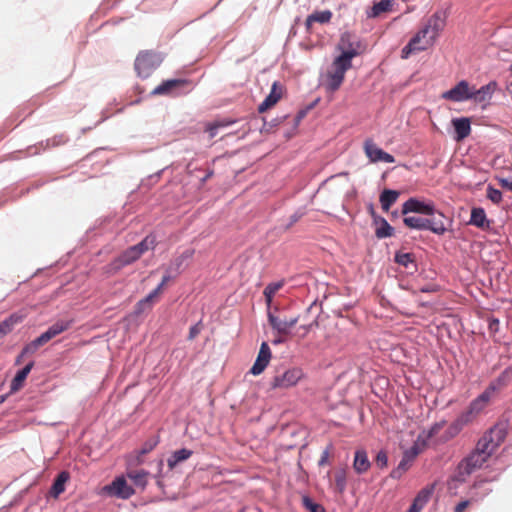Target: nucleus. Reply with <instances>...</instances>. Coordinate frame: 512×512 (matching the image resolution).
I'll list each match as a JSON object with an SVG mask.
<instances>
[{"label": "nucleus", "mask_w": 512, "mask_h": 512, "mask_svg": "<svg viewBox=\"0 0 512 512\" xmlns=\"http://www.w3.org/2000/svg\"><path fill=\"white\" fill-rule=\"evenodd\" d=\"M441 29L440 19L433 15L426 25L411 38L409 43L402 49L401 57L407 59L411 54L424 51L434 44Z\"/></svg>", "instance_id": "f257e3e1"}, {"label": "nucleus", "mask_w": 512, "mask_h": 512, "mask_svg": "<svg viewBox=\"0 0 512 512\" xmlns=\"http://www.w3.org/2000/svg\"><path fill=\"white\" fill-rule=\"evenodd\" d=\"M156 243L157 241L154 235H147L141 242L127 248L118 257L107 264L104 267L105 273L108 275L116 274L125 266L136 262L145 252L153 250L156 247Z\"/></svg>", "instance_id": "f03ea898"}, {"label": "nucleus", "mask_w": 512, "mask_h": 512, "mask_svg": "<svg viewBox=\"0 0 512 512\" xmlns=\"http://www.w3.org/2000/svg\"><path fill=\"white\" fill-rule=\"evenodd\" d=\"M71 325L70 321H58L51 325L47 331L42 333L39 337L31 341L29 344H27L21 351L20 355L16 359V364H20L22 358L25 355H32L34 354L41 346L48 343L51 339L56 337L57 335L63 333L67 329H69Z\"/></svg>", "instance_id": "7ed1b4c3"}, {"label": "nucleus", "mask_w": 512, "mask_h": 512, "mask_svg": "<svg viewBox=\"0 0 512 512\" xmlns=\"http://www.w3.org/2000/svg\"><path fill=\"white\" fill-rule=\"evenodd\" d=\"M352 67V62L345 58L336 57L331 68L325 75V87L330 92L337 91L345 79V73Z\"/></svg>", "instance_id": "20e7f679"}, {"label": "nucleus", "mask_w": 512, "mask_h": 512, "mask_svg": "<svg viewBox=\"0 0 512 512\" xmlns=\"http://www.w3.org/2000/svg\"><path fill=\"white\" fill-rule=\"evenodd\" d=\"M505 437V430L500 426H494L478 440L474 450L482 454L485 453L490 458L496 449L504 442Z\"/></svg>", "instance_id": "39448f33"}, {"label": "nucleus", "mask_w": 512, "mask_h": 512, "mask_svg": "<svg viewBox=\"0 0 512 512\" xmlns=\"http://www.w3.org/2000/svg\"><path fill=\"white\" fill-rule=\"evenodd\" d=\"M489 456L473 450L465 459L458 465L457 479L464 481L466 476L472 474L475 470L481 468L487 462Z\"/></svg>", "instance_id": "423d86ee"}, {"label": "nucleus", "mask_w": 512, "mask_h": 512, "mask_svg": "<svg viewBox=\"0 0 512 512\" xmlns=\"http://www.w3.org/2000/svg\"><path fill=\"white\" fill-rule=\"evenodd\" d=\"M444 425V421L437 422L429 429L426 434H420L414 444L404 452V455L410 460L414 461L415 458L425 450L428 445V440L436 436L443 429Z\"/></svg>", "instance_id": "0eeeda50"}, {"label": "nucleus", "mask_w": 512, "mask_h": 512, "mask_svg": "<svg viewBox=\"0 0 512 512\" xmlns=\"http://www.w3.org/2000/svg\"><path fill=\"white\" fill-rule=\"evenodd\" d=\"M161 59L156 52L142 51L135 60V69L139 76L147 78L159 66Z\"/></svg>", "instance_id": "6e6552de"}, {"label": "nucleus", "mask_w": 512, "mask_h": 512, "mask_svg": "<svg viewBox=\"0 0 512 512\" xmlns=\"http://www.w3.org/2000/svg\"><path fill=\"white\" fill-rule=\"evenodd\" d=\"M337 49L341 52L338 57L352 62V59L361 53L363 47L353 34L345 32L340 37Z\"/></svg>", "instance_id": "1a4fd4ad"}, {"label": "nucleus", "mask_w": 512, "mask_h": 512, "mask_svg": "<svg viewBox=\"0 0 512 512\" xmlns=\"http://www.w3.org/2000/svg\"><path fill=\"white\" fill-rule=\"evenodd\" d=\"M303 376V371L300 368L288 369L281 375H276L273 378L271 387L273 389H288L295 386Z\"/></svg>", "instance_id": "9d476101"}, {"label": "nucleus", "mask_w": 512, "mask_h": 512, "mask_svg": "<svg viewBox=\"0 0 512 512\" xmlns=\"http://www.w3.org/2000/svg\"><path fill=\"white\" fill-rule=\"evenodd\" d=\"M472 88L466 80H462L453 88L448 91H445L442 94V98L453 101V102H463L471 99Z\"/></svg>", "instance_id": "9b49d317"}, {"label": "nucleus", "mask_w": 512, "mask_h": 512, "mask_svg": "<svg viewBox=\"0 0 512 512\" xmlns=\"http://www.w3.org/2000/svg\"><path fill=\"white\" fill-rule=\"evenodd\" d=\"M364 151L366 156L369 158L371 162H384V163H394V157L379 148L373 140L367 139L364 142Z\"/></svg>", "instance_id": "f8f14e48"}, {"label": "nucleus", "mask_w": 512, "mask_h": 512, "mask_svg": "<svg viewBox=\"0 0 512 512\" xmlns=\"http://www.w3.org/2000/svg\"><path fill=\"white\" fill-rule=\"evenodd\" d=\"M299 318L291 317L289 319L284 318L281 319L278 316L274 315L268 310V321L270 326L277 331V333L281 336H287L290 334L291 329L297 324Z\"/></svg>", "instance_id": "ddd939ff"}, {"label": "nucleus", "mask_w": 512, "mask_h": 512, "mask_svg": "<svg viewBox=\"0 0 512 512\" xmlns=\"http://www.w3.org/2000/svg\"><path fill=\"white\" fill-rule=\"evenodd\" d=\"M409 212L432 215L434 213V205L431 202H424L416 198H410L403 205V214H407Z\"/></svg>", "instance_id": "4468645a"}, {"label": "nucleus", "mask_w": 512, "mask_h": 512, "mask_svg": "<svg viewBox=\"0 0 512 512\" xmlns=\"http://www.w3.org/2000/svg\"><path fill=\"white\" fill-rule=\"evenodd\" d=\"M270 358V348L266 342H263L261 344L256 361L254 362L253 366L250 369V373L255 376L261 374L269 364Z\"/></svg>", "instance_id": "2eb2a0df"}, {"label": "nucleus", "mask_w": 512, "mask_h": 512, "mask_svg": "<svg viewBox=\"0 0 512 512\" xmlns=\"http://www.w3.org/2000/svg\"><path fill=\"white\" fill-rule=\"evenodd\" d=\"M109 492L122 499L130 498L134 493V489L129 486L124 477H117L108 487Z\"/></svg>", "instance_id": "dca6fc26"}, {"label": "nucleus", "mask_w": 512, "mask_h": 512, "mask_svg": "<svg viewBox=\"0 0 512 512\" xmlns=\"http://www.w3.org/2000/svg\"><path fill=\"white\" fill-rule=\"evenodd\" d=\"M497 82L491 81L488 84L480 87L479 89H475V87L472 88V96L471 99H473L477 103H484L488 102L491 98L494 92L497 89Z\"/></svg>", "instance_id": "f3484780"}, {"label": "nucleus", "mask_w": 512, "mask_h": 512, "mask_svg": "<svg viewBox=\"0 0 512 512\" xmlns=\"http://www.w3.org/2000/svg\"><path fill=\"white\" fill-rule=\"evenodd\" d=\"M188 84V81L185 79H169L163 81L160 85H158L153 91V95H170L176 89L182 88Z\"/></svg>", "instance_id": "a211bd4d"}, {"label": "nucleus", "mask_w": 512, "mask_h": 512, "mask_svg": "<svg viewBox=\"0 0 512 512\" xmlns=\"http://www.w3.org/2000/svg\"><path fill=\"white\" fill-rule=\"evenodd\" d=\"M493 387H487L477 398H475L469 406L474 410L478 415H480L485 408L491 403L494 398Z\"/></svg>", "instance_id": "6ab92c4d"}, {"label": "nucleus", "mask_w": 512, "mask_h": 512, "mask_svg": "<svg viewBox=\"0 0 512 512\" xmlns=\"http://www.w3.org/2000/svg\"><path fill=\"white\" fill-rule=\"evenodd\" d=\"M26 313L23 311L15 312L11 314L7 319L0 323V339L10 333L15 325L21 323L25 317Z\"/></svg>", "instance_id": "aec40b11"}, {"label": "nucleus", "mask_w": 512, "mask_h": 512, "mask_svg": "<svg viewBox=\"0 0 512 512\" xmlns=\"http://www.w3.org/2000/svg\"><path fill=\"white\" fill-rule=\"evenodd\" d=\"M452 125L456 133L455 139L457 141L467 138L471 133V121L467 117L452 119Z\"/></svg>", "instance_id": "412c9836"}, {"label": "nucleus", "mask_w": 512, "mask_h": 512, "mask_svg": "<svg viewBox=\"0 0 512 512\" xmlns=\"http://www.w3.org/2000/svg\"><path fill=\"white\" fill-rule=\"evenodd\" d=\"M282 97V89L277 82H274L269 95L259 105L258 111L263 113L273 107Z\"/></svg>", "instance_id": "4be33fe9"}, {"label": "nucleus", "mask_w": 512, "mask_h": 512, "mask_svg": "<svg viewBox=\"0 0 512 512\" xmlns=\"http://www.w3.org/2000/svg\"><path fill=\"white\" fill-rule=\"evenodd\" d=\"M371 463L365 450H357L354 455L353 469L358 474H363L369 470Z\"/></svg>", "instance_id": "5701e85b"}, {"label": "nucleus", "mask_w": 512, "mask_h": 512, "mask_svg": "<svg viewBox=\"0 0 512 512\" xmlns=\"http://www.w3.org/2000/svg\"><path fill=\"white\" fill-rule=\"evenodd\" d=\"M512 381V366L506 368L488 387H493V394L496 395Z\"/></svg>", "instance_id": "b1692460"}, {"label": "nucleus", "mask_w": 512, "mask_h": 512, "mask_svg": "<svg viewBox=\"0 0 512 512\" xmlns=\"http://www.w3.org/2000/svg\"><path fill=\"white\" fill-rule=\"evenodd\" d=\"M469 223L481 229L490 227V221L486 217V213L482 208H473Z\"/></svg>", "instance_id": "393cba45"}, {"label": "nucleus", "mask_w": 512, "mask_h": 512, "mask_svg": "<svg viewBox=\"0 0 512 512\" xmlns=\"http://www.w3.org/2000/svg\"><path fill=\"white\" fill-rule=\"evenodd\" d=\"M69 478L70 476L68 472H60L51 486L50 495L54 498H58L59 495L65 491V484Z\"/></svg>", "instance_id": "a878e982"}, {"label": "nucleus", "mask_w": 512, "mask_h": 512, "mask_svg": "<svg viewBox=\"0 0 512 512\" xmlns=\"http://www.w3.org/2000/svg\"><path fill=\"white\" fill-rule=\"evenodd\" d=\"M192 454L193 451L186 448L174 451L167 459V465L169 469L173 470L179 463L189 459Z\"/></svg>", "instance_id": "bb28decb"}, {"label": "nucleus", "mask_w": 512, "mask_h": 512, "mask_svg": "<svg viewBox=\"0 0 512 512\" xmlns=\"http://www.w3.org/2000/svg\"><path fill=\"white\" fill-rule=\"evenodd\" d=\"M369 210L371 211L372 215L374 216L375 223L381 224V226L378 227L375 231L376 237L381 239V238H386V237L392 236L393 228L389 225V223L384 218L376 217L374 215V210H373L372 206L369 207Z\"/></svg>", "instance_id": "cd10ccee"}, {"label": "nucleus", "mask_w": 512, "mask_h": 512, "mask_svg": "<svg viewBox=\"0 0 512 512\" xmlns=\"http://www.w3.org/2000/svg\"><path fill=\"white\" fill-rule=\"evenodd\" d=\"M331 18L332 12L330 10L316 11L307 17L305 25L307 29H310L313 23L325 24L330 22Z\"/></svg>", "instance_id": "c85d7f7f"}, {"label": "nucleus", "mask_w": 512, "mask_h": 512, "mask_svg": "<svg viewBox=\"0 0 512 512\" xmlns=\"http://www.w3.org/2000/svg\"><path fill=\"white\" fill-rule=\"evenodd\" d=\"M33 366L34 362L31 361L24 368L17 372L11 382V391H18L22 387Z\"/></svg>", "instance_id": "c756f323"}, {"label": "nucleus", "mask_w": 512, "mask_h": 512, "mask_svg": "<svg viewBox=\"0 0 512 512\" xmlns=\"http://www.w3.org/2000/svg\"><path fill=\"white\" fill-rule=\"evenodd\" d=\"M393 6V0H380L371 7L370 12H368V17L376 18L379 17L382 13L391 11Z\"/></svg>", "instance_id": "7c9ffc66"}, {"label": "nucleus", "mask_w": 512, "mask_h": 512, "mask_svg": "<svg viewBox=\"0 0 512 512\" xmlns=\"http://www.w3.org/2000/svg\"><path fill=\"white\" fill-rule=\"evenodd\" d=\"M149 472L146 470H129L127 471V477L133 481L136 486L144 488L148 481Z\"/></svg>", "instance_id": "2f4dec72"}, {"label": "nucleus", "mask_w": 512, "mask_h": 512, "mask_svg": "<svg viewBox=\"0 0 512 512\" xmlns=\"http://www.w3.org/2000/svg\"><path fill=\"white\" fill-rule=\"evenodd\" d=\"M464 429V426L457 420L455 419L449 426L448 428L446 429V431L444 432L441 440L443 442H447L453 438H455L457 435H459V433Z\"/></svg>", "instance_id": "473e14b6"}, {"label": "nucleus", "mask_w": 512, "mask_h": 512, "mask_svg": "<svg viewBox=\"0 0 512 512\" xmlns=\"http://www.w3.org/2000/svg\"><path fill=\"white\" fill-rule=\"evenodd\" d=\"M403 221L407 227L413 229L426 230L428 227V219L421 217L409 216L405 217Z\"/></svg>", "instance_id": "72a5a7b5"}, {"label": "nucleus", "mask_w": 512, "mask_h": 512, "mask_svg": "<svg viewBox=\"0 0 512 512\" xmlns=\"http://www.w3.org/2000/svg\"><path fill=\"white\" fill-rule=\"evenodd\" d=\"M283 287V282H273V283H270L268 284L264 291H263V294H264V297H265V301H266V304L268 306V308H270L271 304H272V300H273V297L274 295Z\"/></svg>", "instance_id": "f704fd0d"}, {"label": "nucleus", "mask_w": 512, "mask_h": 512, "mask_svg": "<svg viewBox=\"0 0 512 512\" xmlns=\"http://www.w3.org/2000/svg\"><path fill=\"white\" fill-rule=\"evenodd\" d=\"M478 413H476L470 406H468L462 413L458 415L456 418L464 427L472 424L478 417Z\"/></svg>", "instance_id": "c9c22d12"}, {"label": "nucleus", "mask_w": 512, "mask_h": 512, "mask_svg": "<svg viewBox=\"0 0 512 512\" xmlns=\"http://www.w3.org/2000/svg\"><path fill=\"white\" fill-rule=\"evenodd\" d=\"M412 460L403 455L402 460L398 464V466L392 470L391 477L394 479H399L403 476V474L410 468L412 464Z\"/></svg>", "instance_id": "e433bc0d"}, {"label": "nucleus", "mask_w": 512, "mask_h": 512, "mask_svg": "<svg viewBox=\"0 0 512 512\" xmlns=\"http://www.w3.org/2000/svg\"><path fill=\"white\" fill-rule=\"evenodd\" d=\"M334 480H335V488H336L337 492L342 494L345 491L346 485H347L346 470L340 469V470L336 471L335 475H334Z\"/></svg>", "instance_id": "4c0bfd02"}, {"label": "nucleus", "mask_w": 512, "mask_h": 512, "mask_svg": "<svg viewBox=\"0 0 512 512\" xmlns=\"http://www.w3.org/2000/svg\"><path fill=\"white\" fill-rule=\"evenodd\" d=\"M433 490H434V485L421 489L414 499V502L416 503V505H419L424 508V506L429 501V499L433 493Z\"/></svg>", "instance_id": "58836bf2"}, {"label": "nucleus", "mask_w": 512, "mask_h": 512, "mask_svg": "<svg viewBox=\"0 0 512 512\" xmlns=\"http://www.w3.org/2000/svg\"><path fill=\"white\" fill-rule=\"evenodd\" d=\"M433 490H434V485L421 489L414 499V502L416 503V505H419L424 508V506L429 501V499L433 493Z\"/></svg>", "instance_id": "ea45409f"}, {"label": "nucleus", "mask_w": 512, "mask_h": 512, "mask_svg": "<svg viewBox=\"0 0 512 512\" xmlns=\"http://www.w3.org/2000/svg\"><path fill=\"white\" fill-rule=\"evenodd\" d=\"M433 490H434V485L421 489L414 499V502L416 503V505H419L424 508V506L429 501V499L433 493Z\"/></svg>", "instance_id": "a19ab883"}, {"label": "nucleus", "mask_w": 512, "mask_h": 512, "mask_svg": "<svg viewBox=\"0 0 512 512\" xmlns=\"http://www.w3.org/2000/svg\"><path fill=\"white\" fill-rule=\"evenodd\" d=\"M232 123H234L232 120L215 121L208 125L207 131L209 132L210 137L213 138L216 136L218 128L227 127Z\"/></svg>", "instance_id": "79ce46f5"}, {"label": "nucleus", "mask_w": 512, "mask_h": 512, "mask_svg": "<svg viewBox=\"0 0 512 512\" xmlns=\"http://www.w3.org/2000/svg\"><path fill=\"white\" fill-rule=\"evenodd\" d=\"M398 195L399 194H381L380 202L382 209L387 212L397 200Z\"/></svg>", "instance_id": "37998d69"}, {"label": "nucleus", "mask_w": 512, "mask_h": 512, "mask_svg": "<svg viewBox=\"0 0 512 512\" xmlns=\"http://www.w3.org/2000/svg\"><path fill=\"white\" fill-rule=\"evenodd\" d=\"M414 261L413 254L411 253H396L395 262L404 267H408L409 263Z\"/></svg>", "instance_id": "c03bdc74"}, {"label": "nucleus", "mask_w": 512, "mask_h": 512, "mask_svg": "<svg viewBox=\"0 0 512 512\" xmlns=\"http://www.w3.org/2000/svg\"><path fill=\"white\" fill-rule=\"evenodd\" d=\"M426 230H430L433 233L442 235L445 233L446 228H445L443 222H435V221L428 219V227L426 228Z\"/></svg>", "instance_id": "a18cd8bd"}, {"label": "nucleus", "mask_w": 512, "mask_h": 512, "mask_svg": "<svg viewBox=\"0 0 512 512\" xmlns=\"http://www.w3.org/2000/svg\"><path fill=\"white\" fill-rule=\"evenodd\" d=\"M157 445L156 441H147L144 443L142 448L139 450L138 456H137V463H141L142 459L141 457L149 452H151L155 446Z\"/></svg>", "instance_id": "49530a36"}, {"label": "nucleus", "mask_w": 512, "mask_h": 512, "mask_svg": "<svg viewBox=\"0 0 512 512\" xmlns=\"http://www.w3.org/2000/svg\"><path fill=\"white\" fill-rule=\"evenodd\" d=\"M303 504H304L305 508L307 510H309L310 512H324L323 508L319 504L313 502L308 497L303 498Z\"/></svg>", "instance_id": "de8ad7c7"}, {"label": "nucleus", "mask_w": 512, "mask_h": 512, "mask_svg": "<svg viewBox=\"0 0 512 512\" xmlns=\"http://www.w3.org/2000/svg\"><path fill=\"white\" fill-rule=\"evenodd\" d=\"M375 463L379 468H385L388 464V456L386 451L381 450L378 452L375 458Z\"/></svg>", "instance_id": "09e8293b"}, {"label": "nucleus", "mask_w": 512, "mask_h": 512, "mask_svg": "<svg viewBox=\"0 0 512 512\" xmlns=\"http://www.w3.org/2000/svg\"><path fill=\"white\" fill-rule=\"evenodd\" d=\"M196 172L199 174H196L195 176L201 181H206L213 175V170H211L209 167L198 169Z\"/></svg>", "instance_id": "8fccbe9b"}, {"label": "nucleus", "mask_w": 512, "mask_h": 512, "mask_svg": "<svg viewBox=\"0 0 512 512\" xmlns=\"http://www.w3.org/2000/svg\"><path fill=\"white\" fill-rule=\"evenodd\" d=\"M318 326V321L317 320H314L312 321L311 323L307 324V325H302L299 327V330L302 331V333L300 334V336L302 338L306 337V335L314 328V327H317Z\"/></svg>", "instance_id": "3c124183"}, {"label": "nucleus", "mask_w": 512, "mask_h": 512, "mask_svg": "<svg viewBox=\"0 0 512 512\" xmlns=\"http://www.w3.org/2000/svg\"><path fill=\"white\" fill-rule=\"evenodd\" d=\"M158 296V293H155V290H153L144 299L140 300V306L150 307L154 299Z\"/></svg>", "instance_id": "603ef678"}, {"label": "nucleus", "mask_w": 512, "mask_h": 512, "mask_svg": "<svg viewBox=\"0 0 512 512\" xmlns=\"http://www.w3.org/2000/svg\"><path fill=\"white\" fill-rule=\"evenodd\" d=\"M201 330H202L201 322H198L195 325H193L190 328L188 339L193 340L194 338H196L198 336V334L201 332Z\"/></svg>", "instance_id": "864d4df0"}, {"label": "nucleus", "mask_w": 512, "mask_h": 512, "mask_svg": "<svg viewBox=\"0 0 512 512\" xmlns=\"http://www.w3.org/2000/svg\"><path fill=\"white\" fill-rule=\"evenodd\" d=\"M489 331L492 334H495L499 330V320L498 319H490L488 325Z\"/></svg>", "instance_id": "5fc2aeb1"}, {"label": "nucleus", "mask_w": 512, "mask_h": 512, "mask_svg": "<svg viewBox=\"0 0 512 512\" xmlns=\"http://www.w3.org/2000/svg\"><path fill=\"white\" fill-rule=\"evenodd\" d=\"M470 501L469 500H464V501H461L459 502L455 509H454V512H464L465 509L470 505Z\"/></svg>", "instance_id": "6e6d98bb"}, {"label": "nucleus", "mask_w": 512, "mask_h": 512, "mask_svg": "<svg viewBox=\"0 0 512 512\" xmlns=\"http://www.w3.org/2000/svg\"><path fill=\"white\" fill-rule=\"evenodd\" d=\"M488 197L494 203H499L502 200V194H488Z\"/></svg>", "instance_id": "4d7b16f0"}, {"label": "nucleus", "mask_w": 512, "mask_h": 512, "mask_svg": "<svg viewBox=\"0 0 512 512\" xmlns=\"http://www.w3.org/2000/svg\"><path fill=\"white\" fill-rule=\"evenodd\" d=\"M422 509L423 507L416 505V503L413 501L412 505L410 506L407 512H420Z\"/></svg>", "instance_id": "13d9d810"}, {"label": "nucleus", "mask_w": 512, "mask_h": 512, "mask_svg": "<svg viewBox=\"0 0 512 512\" xmlns=\"http://www.w3.org/2000/svg\"><path fill=\"white\" fill-rule=\"evenodd\" d=\"M299 220L297 215H292L289 224L285 226V230H288L293 224H295Z\"/></svg>", "instance_id": "bf43d9fd"}, {"label": "nucleus", "mask_w": 512, "mask_h": 512, "mask_svg": "<svg viewBox=\"0 0 512 512\" xmlns=\"http://www.w3.org/2000/svg\"><path fill=\"white\" fill-rule=\"evenodd\" d=\"M327 458H328V451H324V453L319 461V464L323 465L326 462Z\"/></svg>", "instance_id": "052dcab7"}, {"label": "nucleus", "mask_w": 512, "mask_h": 512, "mask_svg": "<svg viewBox=\"0 0 512 512\" xmlns=\"http://www.w3.org/2000/svg\"><path fill=\"white\" fill-rule=\"evenodd\" d=\"M146 306H140V301L136 304L135 310L137 314H140L144 311Z\"/></svg>", "instance_id": "680f3d73"}, {"label": "nucleus", "mask_w": 512, "mask_h": 512, "mask_svg": "<svg viewBox=\"0 0 512 512\" xmlns=\"http://www.w3.org/2000/svg\"><path fill=\"white\" fill-rule=\"evenodd\" d=\"M170 279V275H164L161 281L162 285H166L170 281Z\"/></svg>", "instance_id": "e2e57ef3"}, {"label": "nucleus", "mask_w": 512, "mask_h": 512, "mask_svg": "<svg viewBox=\"0 0 512 512\" xmlns=\"http://www.w3.org/2000/svg\"><path fill=\"white\" fill-rule=\"evenodd\" d=\"M165 285H162V283H160L154 290H155V293H158V295L163 291V288H164Z\"/></svg>", "instance_id": "0e129e2a"}, {"label": "nucleus", "mask_w": 512, "mask_h": 512, "mask_svg": "<svg viewBox=\"0 0 512 512\" xmlns=\"http://www.w3.org/2000/svg\"><path fill=\"white\" fill-rule=\"evenodd\" d=\"M486 192H493V193H496V192H499L498 190L492 188L490 185L487 186L486 188Z\"/></svg>", "instance_id": "69168bd1"}, {"label": "nucleus", "mask_w": 512, "mask_h": 512, "mask_svg": "<svg viewBox=\"0 0 512 512\" xmlns=\"http://www.w3.org/2000/svg\"><path fill=\"white\" fill-rule=\"evenodd\" d=\"M382 192L388 193V192H396V191L395 190H390V189H384Z\"/></svg>", "instance_id": "338daca9"}, {"label": "nucleus", "mask_w": 512, "mask_h": 512, "mask_svg": "<svg viewBox=\"0 0 512 512\" xmlns=\"http://www.w3.org/2000/svg\"><path fill=\"white\" fill-rule=\"evenodd\" d=\"M282 341H283V340L280 338V339H276V340H274V343H276V344H277V343H281Z\"/></svg>", "instance_id": "774afa93"}]
</instances>
